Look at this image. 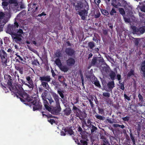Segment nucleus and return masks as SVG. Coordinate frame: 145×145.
<instances>
[{
    "label": "nucleus",
    "instance_id": "46",
    "mask_svg": "<svg viewBox=\"0 0 145 145\" xmlns=\"http://www.w3.org/2000/svg\"><path fill=\"white\" fill-rule=\"evenodd\" d=\"M17 33H17L18 35L21 34V36H20V37L21 38V37L22 36L21 34H23V33L22 30L21 29H19L17 31Z\"/></svg>",
    "mask_w": 145,
    "mask_h": 145
},
{
    "label": "nucleus",
    "instance_id": "57",
    "mask_svg": "<svg viewBox=\"0 0 145 145\" xmlns=\"http://www.w3.org/2000/svg\"><path fill=\"white\" fill-rule=\"evenodd\" d=\"M80 112H79L78 111H76L75 112L76 116V117L80 118Z\"/></svg>",
    "mask_w": 145,
    "mask_h": 145
},
{
    "label": "nucleus",
    "instance_id": "25",
    "mask_svg": "<svg viewBox=\"0 0 145 145\" xmlns=\"http://www.w3.org/2000/svg\"><path fill=\"white\" fill-rule=\"evenodd\" d=\"M134 71L132 69H131L127 74V76L130 77L131 76H133L134 75Z\"/></svg>",
    "mask_w": 145,
    "mask_h": 145
},
{
    "label": "nucleus",
    "instance_id": "34",
    "mask_svg": "<svg viewBox=\"0 0 145 145\" xmlns=\"http://www.w3.org/2000/svg\"><path fill=\"white\" fill-rule=\"evenodd\" d=\"M114 127L117 128L118 127H120L122 129H123L125 127V126L124 125H121L118 124H114L113 125Z\"/></svg>",
    "mask_w": 145,
    "mask_h": 145
},
{
    "label": "nucleus",
    "instance_id": "18",
    "mask_svg": "<svg viewBox=\"0 0 145 145\" xmlns=\"http://www.w3.org/2000/svg\"><path fill=\"white\" fill-rule=\"evenodd\" d=\"M41 85L44 88L49 90L50 89L49 86L47 82H41Z\"/></svg>",
    "mask_w": 145,
    "mask_h": 145
},
{
    "label": "nucleus",
    "instance_id": "22",
    "mask_svg": "<svg viewBox=\"0 0 145 145\" xmlns=\"http://www.w3.org/2000/svg\"><path fill=\"white\" fill-rule=\"evenodd\" d=\"M15 68L17 70L19 71L20 74H23V68L22 67L19 66H16Z\"/></svg>",
    "mask_w": 145,
    "mask_h": 145
},
{
    "label": "nucleus",
    "instance_id": "1",
    "mask_svg": "<svg viewBox=\"0 0 145 145\" xmlns=\"http://www.w3.org/2000/svg\"><path fill=\"white\" fill-rule=\"evenodd\" d=\"M14 24L15 25H9L8 26L6 32L11 35L13 41L16 43H19L22 40V38L20 37V36H21V34L18 35L17 33L14 32V31H15L16 29L15 26L16 27H18L19 25L16 22L14 23Z\"/></svg>",
    "mask_w": 145,
    "mask_h": 145
},
{
    "label": "nucleus",
    "instance_id": "26",
    "mask_svg": "<svg viewBox=\"0 0 145 145\" xmlns=\"http://www.w3.org/2000/svg\"><path fill=\"white\" fill-rule=\"evenodd\" d=\"M57 92L62 98L63 99L64 98V96L63 94L64 92L63 91L61 90L60 89H59L57 90Z\"/></svg>",
    "mask_w": 145,
    "mask_h": 145
},
{
    "label": "nucleus",
    "instance_id": "45",
    "mask_svg": "<svg viewBox=\"0 0 145 145\" xmlns=\"http://www.w3.org/2000/svg\"><path fill=\"white\" fill-rule=\"evenodd\" d=\"M103 96L105 97H109L110 96V94L108 92H105L103 93Z\"/></svg>",
    "mask_w": 145,
    "mask_h": 145
},
{
    "label": "nucleus",
    "instance_id": "55",
    "mask_svg": "<svg viewBox=\"0 0 145 145\" xmlns=\"http://www.w3.org/2000/svg\"><path fill=\"white\" fill-rule=\"evenodd\" d=\"M122 119L124 121H128L129 119V118L128 117L126 116L122 118Z\"/></svg>",
    "mask_w": 145,
    "mask_h": 145
},
{
    "label": "nucleus",
    "instance_id": "4",
    "mask_svg": "<svg viewBox=\"0 0 145 145\" xmlns=\"http://www.w3.org/2000/svg\"><path fill=\"white\" fill-rule=\"evenodd\" d=\"M33 98L31 97H30L28 95L27 99L26 100L28 102L31 101V103L32 104H33V110H36L40 108V105L38 103H37V102L36 100H34L33 101H32V100Z\"/></svg>",
    "mask_w": 145,
    "mask_h": 145
},
{
    "label": "nucleus",
    "instance_id": "10",
    "mask_svg": "<svg viewBox=\"0 0 145 145\" xmlns=\"http://www.w3.org/2000/svg\"><path fill=\"white\" fill-rule=\"evenodd\" d=\"M82 20H85L87 16L88 12L86 10H82L78 12Z\"/></svg>",
    "mask_w": 145,
    "mask_h": 145
},
{
    "label": "nucleus",
    "instance_id": "53",
    "mask_svg": "<svg viewBox=\"0 0 145 145\" xmlns=\"http://www.w3.org/2000/svg\"><path fill=\"white\" fill-rule=\"evenodd\" d=\"M48 122H50L52 124H53V123H55V121L53 119H48Z\"/></svg>",
    "mask_w": 145,
    "mask_h": 145
},
{
    "label": "nucleus",
    "instance_id": "19",
    "mask_svg": "<svg viewBox=\"0 0 145 145\" xmlns=\"http://www.w3.org/2000/svg\"><path fill=\"white\" fill-rule=\"evenodd\" d=\"M71 112V110L70 108H67L63 111L64 114L66 116L69 115Z\"/></svg>",
    "mask_w": 145,
    "mask_h": 145
},
{
    "label": "nucleus",
    "instance_id": "58",
    "mask_svg": "<svg viewBox=\"0 0 145 145\" xmlns=\"http://www.w3.org/2000/svg\"><path fill=\"white\" fill-rule=\"evenodd\" d=\"M88 99L89 100V101L90 102V105H91V106L92 107H93V103L92 102V101H91V100L90 99Z\"/></svg>",
    "mask_w": 145,
    "mask_h": 145
},
{
    "label": "nucleus",
    "instance_id": "6",
    "mask_svg": "<svg viewBox=\"0 0 145 145\" xmlns=\"http://www.w3.org/2000/svg\"><path fill=\"white\" fill-rule=\"evenodd\" d=\"M131 27L134 33L136 34H143L145 32V26H143L139 29L134 26H132Z\"/></svg>",
    "mask_w": 145,
    "mask_h": 145
},
{
    "label": "nucleus",
    "instance_id": "50",
    "mask_svg": "<svg viewBox=\"0 0 145 145\" xmlns=\"http://www.w3.org/2000/svg\"><path fill=\"white\" fill-rule=\"evenodd\" d=\"M99 113L102 114H104V110L102 109L99 108Z\"/></svg>",
    "mask_w": 145,
    "mask_h": 145
},
{
    "label": "nucleus",
    "instance_id": "31",
    "mask_svg": "<svg viewBox=\"0 0 145 145\" xmlns=\"http://www.w3.org/2000/svg\"><path fill=\"white\" fill-rule=\"evenodd\" d=\"M95 116L97 119H99L100 120H104L105 119L104 117L98 114H96L95 115Z\"/></svg>",
    "mask_w": 145,
    "mask_h": 145
},
{
    "label": "nucleus",
    "instance_id": "44",
    "mask_svg": "<svg viewBox=\"0 0 145 145\" xmlns=\"http://www.w3.org/2000/svg\"><path fill=\"white\" fill-rule=\"evenodd\" d=\"M94 84L95 86L99 88H100L101 87L99 82L98 80H95L94 82Z\"/></svg>",
    "mask_w": 145,
    "mask_h": 145
},
{
    "label": "nucleus",
    "instance_id": "47",
    "mask_svg": "<svg viewBox=\"0 0 145 145\" xmlns=\"http://www.w3.org/2000/svg\"><path fill=\"white\" fill-rule=\"evenodd\" d=\"M56 56L57 57H59L61 56V53L59 51H57L55 54Z\"/></svg>",
    "mask_w": 145,
    "mask_h": 145
},
{
    "label": "nucleus",
    "instance_id": "41",
    "mask_svg": "<svg viewBox=\"0 0 145 145\" xmlns=\"http://www.w3.org/2000/svg\"><path fill=\"white\" fill-rule=\"evenodd\" d=\"M28 83L29 84L26 83V84H25V85L27 86L29 88H32V89L33 88V83L32 82H28Z\"/></svg>",
    "mask_w": 145,
    "mask_h": 145
},
{
    "label": "nucleus",
    "instance_id": "63",
    "mask_svg": "<svg viewBox=\"0 0 145 145\" xmlns=\"http://www.w3.org/2000/svg\"><path fill=\"white\" fill-rule=\"evenodd\" d=\"M87 124H91L92 122L90 120L88 119L87 121Z\"/></svg>",
    "mask_w": 145,
    "mask_h": 145
},
{
    "label": "nucleus",
    "instance_id": "2",
    "mask_svg": "<svg viewBox=\"0 0 145 145\" xmlns=\"http://www.w3.org/2000/svg\"><path fill=\"white\" fill-rule=\"evenodd\" d=\"M16 89L13 90V92L15 93L17 98H20L22 101L24 102V100H26L28 95L24 92L23 88L20 86H17L15 87Z\"/></svg>",
    "mask_w": 145,
    "mask_h": 145
},
{
    "label": "nucleus",
    "instance_id": "60",
    "mask_svg": "<svg viewBox=\"0 0 145 145\" xmlns=\"http://www.w3.org/2000/svg\"><path fill=\"white\" fill-rule=\"evenodd\" d=\"M94 1L95 3L97 5H98L100 3V0H94Z\"/></svg>",
    "mask_w": 145,
    "mask_h": 145
},
{
    "label": "nucleus",
    "instance_id": "20",
    "mask_svg": "<svg viewBox=\"0 0 145 145\" xmlns=\"http://www.w3.org/2000/svg\"><path fill=\"white\" fill-rule=\"evenodd\" d=\"M60 69L64 72H67L69 70L68 67L66 65H61L59 67Z\"/></svg>",
    "mask_w": 145,
    "mask_h": 145
},
{
    "label": "nucleus",
    "instance_id": "17",
    "mask_svg": "<svg viewBox=\"0 0 145 145\" xmlns=\"http://www.w3.org/2000/svg\"><path fill=\"white\" fill-rule=\"evenodd\" d=\"M141 70L143 72V76L145 77V61L142 62L141 65Z\"/></svg>",
    "mask_w": 145,
    "mask_h": 145
},
{
    "label": "nucleus",
    "instance_id": "35",
    "mask_svg": "<svg viewBox=\"0 0 145 145\" xmlns=\"http://www.w3.org/2000/svg\"><path fill=\"white\" fill-rule=\"evenodd\" d=\"M90 129H91V133H93L95 132L97 129V127H95L94 125H93L92 126V127H91Z\"/></svg>",
    "mask_w": 145,
    "mask_h": 145
},
{
    "label": "nucleus",
    "instance_id": "30",
    "mask_svg": "<svg viewBox=\"0 0 145 145\" xmlns=\"http://www.w3.org/2000/svg\"><path fill=\"white\" fill-rule=\"evenodd\" d=\"M101 14L98 10H95V18H98L100 16Z\"/></svg>",
    "mask_w": 145,
    "mask_h": 145
},
{
    "label": "nucleus",
    "instance_id": "51",
    "mask_svg": "<svg viewBox=\"0 0 145 145\" xmlns=\"http://www.w3.org/2000/svg\"><path fill=\"white\" fill-rule=\"evenodd\" d=\"M51 84H53V85L54 86H58V83L56 82L54 80H52V81Z\"/></svg>",
    "mask_w": 145,
    "mask_h": 145
},
{
    "label": "nucleus",
    "instance_id": "56",
    "mask_svg": "<svg viewBox=\"0 0 145 145\" xmlns=\"http://www.w3.org/2000/svg\"><path fill=\"white\" fill-rule=\"evenodd\" d=\"M124 20L126 22L129 23L130 22V20L128 18H124Z\"/></svg>",
    "mask_w": 145,
    "mask_h": 145
},
{
    "label": "nucleus",
    "instance_id": "54",
    "mask_svg": "<svg viewBox=\"0 0 145 145\" xmlns=\"http://www.w3.org/2000/svg\"><path fill=\"white\" fill-rule=\"evenodd\" d=\"M138 97L140 101H142L143 98L142 96L140 94L138 95Z\"/></svg>",
    "mask_w": 145,
    "mask_h": 145
},
{
    "label": "nucleus",
    "instance_id": "32",
    "mask_svg": "<svg viewBox=\"0 0 145 145\" xmlns=\"http://www.w3.org/2000/svg\"><path fill=\"white\" fill-rule=\"evenodd\" d=\"M75 8L76 10H79L81 7V5L79 3H77V4L76 5L74 4Z\"/></svg>",
    "mask_w": 145,
    "mask_h": 145
},
{
    "label": "nucleus",
    "instance_id": "62",
    "mask_svg": "<svg viewBox=\"0 0 145 145\" xmlns=\"http://www.w3.org/2000/svg\"><path fill=\"white\" fill-rule=\"evenodd\" d=\"M120 88L123 90H124V87L123 84L122 83H121L120 86Z\"/></svg>",
    "mask_w": 145,
    "mask_h": 145
},
{
    "label": "nucleus",
    "instance_id": "24",
    "mask_svg": "<svg viewBox=\"0 0 145 145\" xmlns=\"http://www.w3.org/2000/svg\"><path fill=\"white\" fill-rule=\"evenodd\" d=\"M108 88L112 89L114 87V81L109 82L108 84Z\"/></svg>",
    "mask_w": 145,
    "mask_h": 145
},
{
    "label": "nucleus",
    "instance_id": "40",
    "mask_svg": "<svg viewBox=\"0 0 145 145\" xmlns=\"http://www.w3.org/2000/svg\"><path fill=\"white\" fill-rule=\"evenodd\" d=\"M133 38L134 39L133 41H134L135 44L136 46L138 45L139 42V39L135 38Z\"/></svg>",
    "mask_w": 145,
    "mask_h": 145
},
{
    "label": "nucleus",
    "instance_id": "21",
    "mask_svg": "<svg viewBox=\"0 0 145 145\" xmlns=\"http://www.w3.org/2000/svg\"><path fill=\"white\" fill-rule=\"evenodd\" d=\"M15 55L18 58H17V57H15V58L16 59V61L18 62L19 63H21L20 61V60L21 61H24L23 60V58L20 57V56L18 55V54L16 53L15 54ZM21 63H23L22 62H21Z\"/></svg>",
    "mask_w": 145,
    "mask_h": 145
},
{
    "label": "nucleus",
    "instance_id": "7",
    "mask_svg": "<svg viewBox=\"0 0 145 145\" xmlns=\"http://www.w3.org/2000/svg\"><path fill=\"white\" fill-rule=\"evenodd\" d=\"M120 2L121 3V6L124 7L126 12H129L131 10L132 7L129 3H127L126 1L123 0H121Z\"/></svg>",
    "mask_w": 145,
    "mask_h": 145
},
{
    "label": "nucleus",
    "instance_id": "42",
    "mask_svg": "<svg viewBox=\"0 0 145 145\" xmlns=\"http://www.w3.org/2000/svg\"><path fill=\"white\" fill-rule=\"evenodd\" d=\"M101 12L102 13L105 15L107 16L109 14V13L108 11L105 10L103 9L101 10Z\"/></svg>",
    "mask_w": 145,
    "mask_h": 145
},
{
    "label": "nucleus",
    "instance_id": "49",
    "mask_svg": "<svg viewBox=\"0 0 145 145\" xmlns=\"http://www.w3.org/2000/svg\"><path fill=\"white\" fill-rule=\"evenodd\" d=\"M26 78L27 80L28 81V82H32L31 81L32 80L31 79V78L29 76H26Z\"/></svg>",
    "mask_w": 145,
    "mask_h": 145
},
{
    "label": "nucleus",
    "instance_id": "48",
    "mask_svg": "<svg viewBox=\"0 0 145 145\" xmlns=\"http://www.w3.org/2000/svg\"><path fill=\"white\" fill-rule=\"evenodd\" d=\"M67 132L70 135H72L73 134V132L72 129H69L67 131Z\"/></svg>",
    "mask_w": 145,
    "mask_h": 145
},
{
    "label": "nucleus",
    "instance_id": "36",
    "mask_svg": "<svg viewBox=\"0 0 145 145\" xmlns=\"http://www.w3.org/2000/svg\"><path fill=\"white\" fill-rule=\"evenodd\" d=\"M48 99L49 101V103L50 105H53L54 103V101L52 97H50L48 98Z\"/></svg>",
    "mask_w": 145,
    "mask_h": 145
},
{
    "label": "nucleus",
    "instance_id": "16",
    "mask_svg": "<svg viewBox=\"0 0 145 145\" xmlns=\"http://www.w3.org/2000/svg\"><path fill=\"white\" fill-rule=\"evenodd\" d=\"M101 138L102 140L103 141L101 145H110L105 137L102 136H101Z\"/></svg>",
    "mask_w": 145,
    "mask_h": 145
},
{
    "label": "nucleus",
    "instance_id": "64",
    "mask_svg": "<svg viewBox=\"0 0 145 145\" xmlns=\"http://www.w3.org/2000/svg\"><path fill=\"white\" fill-rule=\"evenodd\" d=\"M88 99H90L91 101H93L94 99L93 97L91 95H89V98Z\"/></svg>",
    "mask_w": 145,
    "mask_h": 145
},
{
    "label": "nucleus",
    "instance_id": "59",
    "mask_svg": "<svg viewBox=\"0 0 145 145\" xmlns=\"http://www.w3.org/2000/svg\"><path fill=\"white\" fill-rule=\"evenodd\" d=\"M125 98L127 99L129 101L130 100V98L126 95V94H124V95Z\"/></svg>",
    "mask_w": 145,
    "mask_h": 145
},
{
    "label": "nucleus",
    "instance_id": "13",
    "mask_svg": "<svg viewBox=\"0 0 145 145\" xmlns=\"http://www.w3.org/2000/svg\"><path fill=\"white\" fill-rule=\"evenodd\" d=\"M111 5L114 7L117 8L121 6V3L120 2H117L116 0H112Z\"/></svg>",
    "mask_w": 145,
    "mask_h": 145
},
{
    "label": "nucleus",
    "instance_id": "11",
    "mask_svg": "<svg viewBox=\"0 0 145 145\" xmlns=\"http://www.w3.org/2000/svg\"><path fill=\"white\" fill-rule=\"evenodd\" d=\"M51 79L50 76H40L39 78V80L41 81V82H49L50 81Z\"/></svg>",
    "mask_w": 145,
    "mask_h": 145
},
{
    "label": "nucleus",
    "instance_id": "15",
    "mask_svg": "<svg viewBox=\"0 0 145 145\" xmlns=\"http://www.w3.org/2000/svg\"><path fill=\"white\" fill-rule=\"evenodd\" d=\"M65 52L67 55L71 56L73 55L74 52L73 49L69 48L66 49Z\"/></svg>",
    "mask_w": 145,
    "mask_h": 145
},
{
    "label": "nucleus",
    "instance_id": "3",
    "mask_svg": "<svg viewBox=\"0 0 145 145\" xmlns=\"http://www.w3.org/2000/svg\"><path fill=\"white\" fill-rule=\"evenodd\" d=\"M0 32L3 31L4 25L8 21V20L5 16V14L2 12H0Z\"/></svg>",
    "mask_w": 145,
    "mask_h": 145
},
{
    "label": "nucleus",
    "instance_id": "9",
    "mask_svg": "<svg viewBox=\"0 0 145 145\" xmlns=\"http://www.w3.org/2000/svg\"><path fill=\"white\" fill-rule=\"evenodd\" d=\"M9 3L13 4L15 7L18 5V3L17 0H8L7 1H3L2 3V5L4 6H7Z\"/></svg>",
    "mask_w": 145,
    "mask_h": 145
},
{
    "label": "nucleus",
    "instance_id": "28",
    "mask_svg": "<svg viewBox=\"0 0 145 145\" xmlns=\"http://www.w3.org/2000/svg\"><path fill=\"white\" fill-rule=\"evenodd\" d=\"M95 46V44L93 42H91L88 43V46L89 47L90 49H92Z\"/></svg>",
    "mask_w": 145,
    "mask_h": 145
},
{
    "label": "nucleus",
    "instance_id": "38",
    "mask_svg": "<svg viewBox=\"0 0 145 145\" xmlns=\"http://www.w3.org/2000/svg\"><path fill=\"white\" fill-rule=\"evenodd\" d=\"M116 11L114 8H112L110 11V13L111 15L113 16L114 14L116 13Z\"/></svg>",
    "mask_w": 145,
    "mask_h": 145
},
{
    "label": "nucleus",
    "instance_id": "12",
    "mask_svg": "<svg viewBox=\"0 0 145 145\" xmlns=\"http://www.w3.org/2000/svg\"><path fill=\"white\" fill-rule=\"evenodd\" d=\"M75 61L74 59L70 58L68 59L66 61L67 65L69 66H72L74 65Z\"/></svg>",
    "mask_w": 145,
    "mask_h": 145
},
{
    "label": "nucleus",
    "instance_id": "23",
    "mask_svg": "<svg viewBox=\"0 0 145 145\" xmlns=\"http://www.w3.org/2000/svg\"><path fill=\"white\" fill-rule=\"evenodd\" d=\"M55 109L56 111L57 112H59L61 110V108L60 106L59 103H56Z\"/></svg>",
    "mask_w": 145,
    "mask_h": 145
},
{
    "label": "nucleus",
    "instance_id": "5",
    "mask_svg": "<svg viewBox=\"0 0 145 145\" xmlns=\"http://www.w3.org/2000/svg\"><path fill=\"white\" fill-rule=\"evenodd\" d=\"M47 95V93L44 92L42 93L41 97L43 100V103L45 108L49 110L50 109V108L48 106L49 103L46 100L47 98L46 97Z\"/></svg>",
    "mask_w": 145,
    "mask_h": 145
},
{
    "label": "nucleus",
    "instance_id": "33",
    "mask_svg": "<svg viewBox=\"0 0 145 145\" xmlns=\"http://www.w3.org/2000/svg\"><path fill=\"white\" fill-rule=\"evenodd\" d=\"M107 121L110 123H115L116 120L114 119H106Z\"/></svg>",
    "mask_w": 145,
    "mask_h": 145
},
{
    "label": "nucleus",
    "instance_id": "29",
    "mask_svg": "<svg viewBox=\"0 0 145 145\" xmlns=\"http://www.w3.org/2000/svg\"><path fill=\"white\" fill-rule=\"evenodd\" d=\"M78 144L80 145H88V143L85 140H80V142L78 143Z\"/></svg>",
    "mask_w": 145,
    "mask_h": 145
},
{
    "label": "nucleus",
    "instance_id": "43",
    "mask_svg": "<svg viewBox=\"0 0 145 145\" xmlns=\"http://www.w3.org/2000/svg\"><path fill=\"white\" fill-rule=\"evenodd\" d=\"M32 64L33 65H37V64L39 65V61L37 59H35L32 62Z\"/></svg>",
    "mask_w": 145,
    "mask_h": 145
},
{
    "label": "nucleus",
    "instance_id": "14",
    "mask_svg": "<svg viewBox=\"0 0 145 145\" xmlns=\"http://www.w3.org/2000/svg\"><path fill=\"white\" fill-rule=\"evenodd\" d=\"M51 94L56 101V103H59V97L58 95L56 93L54 92H51Z\"/></svg>",
    "mask_w": 145,
    "mask_h": 145
},
{
    "label": "nucleus",
    "instance_id": "27",
    "mask_svg": "<svg viewBox=\"0 0 145 145\" xmlns=\"http://www.w3.org/2000/svg\"><path fill=\"white\" fill-rule=\"evenodd\" d=\"M56 64L59 67L61 65V62L60 60L59 59H56L55 61Z\"/></svg>",
    "mask_w": 145,
    "mask_h": 145
},
{
    "label": "nucleus",
    "instance_id": "37",
    "mask_svg": "<svg viewBox=\"0 0 145 145\" xmlns=\"http://www.w3.org/2000/svg\"><path fill=\"white\" fill-rule=\"evenodd\" d=\"M115 76V73L113 72H111L110 74V76L111 79L112 80H114V79Z\"/></svg>",
    "mask_w": 145,
    "mask_h": 145
},
{
    "label": "nucleus",
    "instance_id": "61",
    "mask_svg": "<svg viewBox=\"0 0 145 145\" xmlns=\"http://www.w3.org/2000/svg\"><path fill=\"white\" fill-rule=\"evenodd\" d=\"M73 109L74 110H75L76 111H78L79 112H80V111H79V109L76 106H74L73 107Z\"/></svg>",
    "mask_w": 145,
    "mask_h": 145
},
{
    "label": "nucleus",
    "instance_id": "8",
    "mask_svg": "<svg viewBox=\"0 0 145 145\" xmlns=\"http://www.w3.org/2000/svg\"><path fill=\"white\" fill-rule=\"evenodd\" d=\"M0 57L2 60V62L6 64L7 61V55L5 52L3 50L0 51Z\"/></svg>",
    "mask_w": 145,
    "mask_h": 145
},
{
    "label": "nucleus",
    "instance_id": "39",
    "mask_svg": "<svg viewBox=\"0 0 145 145\" xmlns=\"http://www.w3.org/2000/svg\"><path fill=\"white\" fill-rule=\"evenodd\" d=\"M120 13L123 15L125 14V11L123 8H119V9Z\"/></svg>",
    "mask_w": 145,
    "mask_h": 145
},
{
    "label": "nucleus",
    "instance_id": "52",
    "mask_svg": "<svg viewBox=\"0 0 145 145\" xmlns=\"http://www.w3.org/2000/svg\"><path fill=\"white\" fill-rule=\"evenodd\" d=\"M140 9L141 11L145 12V6H143L140 7Z\"/></svg>",
    "mask_w": 145,
    "mask_h": 145
}]
</instances>
